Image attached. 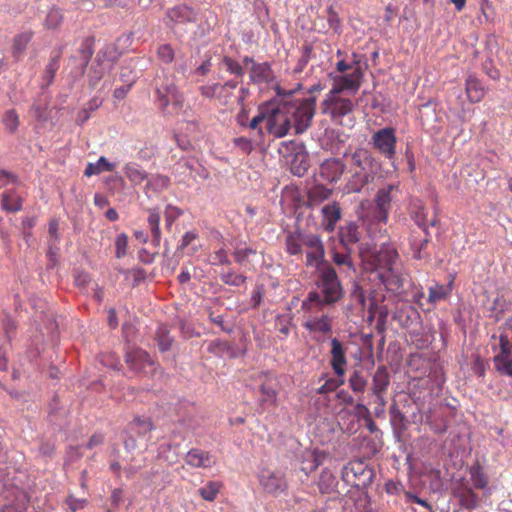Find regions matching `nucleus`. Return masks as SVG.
Instances as JSON below:
<instances>
[{"mask_svg":"<svg viewBox=\"0 0 512 512\" xmlns=\"http://www.w3.org/2000/svg\"><path fill=\"white\" fill-rule=\"evenodd\" d=\"M314 107L315 98H303L299 103L271 98L266 102L267 131L282 138L288 134L293 120L295 134L303 133L310 126Z\"/></svg>","mask_w":512,"mask_h":512,"instance_id":"1","label":"nucleus"},{"mask_svg":"<svg viewBox=\"0 0 512 512\" xmlns=\"http://www.w3.org/2000/svg\"><path fill=\"white\" fill-rule=\"evenodd\" d=\"M359 255L364 269L373 274L386 290L399 292L403 288L402 264L393 245L383 243L377 247L365 244L360 247Z\"/></svg>","mask_w":512,"mask_h":512,"instance_id":"2","label":"nucleus"},{"mask_svg":"<svg viewBox=\"0 0 512 512\" xmlns=\"http://www.w3.org/2000/svg\"><path fill=\"white\" fill-rule=\"evenodd\" d=\"M317 287L320 293L311 291L302 301L301 309L311 311L314 307L321 310L325 305L338 302L343 296V288L335 269L329 265L319 268Z\"/></svg>","mask_w":512,"mask_h":512,"instance_id":"3","label":"nucleus"},{"mask_svg":"<svg viewBox=\"0 0 512 512\" xmlns=\"http://www.w3.org/2000/svg\"><path fill=\"white\" fill-rule=\"evenodd\" d=\"M376 170V161L372 154L364 148H357L352 154L349 163L351 177L346 184L348 193H358L362 188L373 181Z\"/></svg>","mask_w":512,"mask_h":512,"instance_id":"4","label":"nucleus"},{"mask_svg":"<svg viewBox=\"0 0 512 512\" xmlns=\"http://www.w3.org/2000/svg\"><path fill=\"white\" fill-rule=\"evenodd\" d=\"M244 66L249 68L250 77L253 82L261 85L265 84L267 88H261L260 92L269 93L270 89L276 92V96H292L293 94L303 91L302 83H297L293 89L285 90L282 89L279 83L275 81L274 75L270 67L264 64H256L251 58H244Z\"/></svg>","mask_w":512,"mask_h":512,"instance_id":"5","label":"nucleus"},{"mask_svg":"<svg viewBox=\"0 0 512 512\" xmlns=\"http://www.w3.org/2000/svg\"><path fill=\"white\" fill-rule=\"evenodd\" d=\"M506 326L512 332V316L507 319ZM498 340V347H492L496 352L493 357L494 368L499 374L512 377V344L505 334H500Z\"/></svg>","mask_w":512,"mask_h":512,"instance_id":"6","label":"nucleus"},{"mask_svg":"<svg viewBox=\"0 0 512 512\" xmlns=\"http://www.w3.org/2000/svg\"><path fill=\"white\" fill-rule=\"evenodd\" d=\"M356 66L352 71L339 74L332 77L330 94H338L342 92L356 93L363 76L362 68L359 62H355Z\"/></svg>","mask_w":512,"mask_h":512,"instance_id":"7","label":"nucleus"},{"mask_svg":"<svg viewBox=\"0 0 512 512\" xmlns=\"http://www.w3.org/2000/svg\"><path fill=\"white\" fill-rule=\"evenodd\" d=\"M373 147L386 159L392 160L396 154L397 138L392 127L376 131L371 137Z\"/></svg>","mask_w":512,"mask_h":512,"instance_id":"8","label":"nucleus"},{"mask_svg":"<svg viewBox=\"0 0 512 512\" xmlns=\"http://www.w3.org/2000/svg\"><path fill=\"white\" fill-rule=\"evenodd\" d=\"M355 105L351 98H325L322 110L324 114L330 115L334 122L341 124L343 117L352 113Z\"/></svg>","mask_w":512,"mask_h":512,"instance_id":"9","label":"nucleus"},{"mask_svg":"<svg viewBox=\"0 0 512 512\" xmlns=\"http://www.w3.org/2000/svg\"><path fill=\"white\" fill-rule=\"evenodd\" d=\"M125 362L131 370L144 374H153L157 369L156 363L150 355L140 348L128 351L125 355Z\"/></svg>","mask_w":512,"mask_h":512,"instance_id":"10","label":"nucleus"},{"mask_svg":"<svg viewBox=\"0 0 512 512\" xmlns=\"http://www.w3.org/2000/svg\"><path fill=\"white\" fill-rule=\"evenodd\" d=\"M258 478L263 490L269 494H278L286 489V480L280 471L262 469Z\"/></svg>","mask_w":512,"mask_h":512,"instance_id":"11","label":"nucleus"},{"mask_svg":"<svg viewBox=\"0 0 512 512\" xmlns=\"http://www.w3.org/2000/svg\"><path fill=\"white\" fill-rule=\"evenodd\" d=\"M330 365L336 376L343 378L348 364L346 351L347 348L338 338H332L330 341Z\"/></svg>","mask_w":512,"mask_h":512,"instance_id":"12","label":"nucleus"},{"mask_svg":"<svg viewBox=\"0 0 512 512\" xmlns=\"http://www.w3.org/2000/svg\"><path fill=\"white\" fill-rule=\"evenodd\" d=\"M319 311L315 307L311 311H304L306 315L303 327L312 333H330L332 331V318L326 314H321L320 316L313 315L314 312L318 313Z\"/></svg>","mask_w":512,"mask_h":512,"instance_id":"13","label":"nucleus"},{"mask_svg":"<svg viewBox=\"0 0 512 512\" xmlns=\"http://www.w3.org/2000/svg\"><path fill=\"white\" fill-rule=\"evenodd\" d=\"M259 392V404L262 407L277 406L279 384L276 379L266 375L259 386Z\"/></svg>","mask_w":512,"mask_h":512,"instance_id":"14","label":"nucleus"},{"mask_svg":"<svg viewBox=\"0 0 512 512\" xmlns=\"http://www.w3.org/2000/svg\"><path fill=\"white\" fill-rule=\"evenodd\" d=\"M395 186L393 185H387L383 188H380L377 191L376 197H375V203H376V218L379 221L386 222L388 213L391 208V202L393 199L392 192L394 191Z\"/></svg>","mask_w":512,"mask_h":512,"instance_id":"15","label":"nucleus"},{"mask_svg":"<svg viewBox=\"0 0 512 512\" xmlns=\"http://www.w3.org/2000/svg\"><path fill=\"white\" fill-rule=\"evenodd\" d=\"M185 463L192 468L208 469L215 464V457L208 451L190 449L185 455Z\"/></svg>","mask_w":512,"mask_h":512,"instance_id":"16","label":"nucleus"},{"mask_svg":"<svg viewBox=\"0 0 512 512\" xmlns=\"http://www.w3.org/2000/svg\"><path fill=\"white\" fill-rule=\"evenodd\" d=\"M306 253L307 266H316L322 263L324 259V247L321 238L318 235L310 234V238L306 240Z\"/></svg>","mask_w":512,"mask_h":512,"instance_id":"17","label":"nucleus"},{"mask_svg":"<svg viewBox=\"0 0 512 512\" xmlns=\"http://www.w3.org/2000/svg\"><path fill=\"white\" fill-rule=\"evenodd\" d=\"M322 228L331 233L335 230L337 222L341 219V208L337 202H332L324 205L321 209Z\"/></svg>","mask_w":512,"mask_h":512,"instance_id":"18","label":"nucleus"},{"mask_svg":"<svg viewBox=\"0 0 512 512\" xmlns=\"http://www.w3.org/2000/svg\"><path fill=\"white\" fill-rule=\"evenodd\" d=\"M110 68V61L104 55L101 56L100 54H97L89 68V85L92 88L97 87L98 82L103 78V76L109 71Z\"/></svg>","mask_w":512,"mask_h":512,"instance_id":"19","label":"nucleus"},{"mask_svg":"<svg viewBox=\"0 0 512 512\" xmlns=\"http://www.w3.org/2000/svg\"><path fill=\"white\" fill-rule=\"evenodd\" d=\"M346 165L340 159H328L320 167V175L329 182L338 181L344 173Z\"/></svg>","mask_w":512,"mask_h":512,"instance_id":"20","label":"nucleus"},{"mask_svg":"<svg viewBox=\"0 0 512 512\" xmlns=\"http://www.w3.org/2000/svg\"><path fill=\"white\" fill-rule=\"evenodd\" d=\"M17 187L5 189L1 194V208L10 213H16L22 209L23 198L17 192Z\"/></svg>","mask_w":512,"mask_h":512,"instance_id":"21","label":"nucleus"},{"mask_svg":"<svg viewBox=\"0 0 512 512\" xmlns=\"http://www.w3.org/2000/svg\"><path fill=\"white\" fill-rule=\"evenodd\" d=\"M311 233L301 231L289 232L286 235V251L290 255H302V249L306 247V240L310 238Z\"/></svg>","mask_w":512,"mask_h":512,"instance_id":"22","label":"nucleus"},{"mask_svg":"<svg viewBox=\"0 0 512 512\" xmlns=\"http://www.w3.org/2000/svg\"><path fill=\"white\" fill-rule=\"evenodd\" d=\"M81 53V60L79 65H77V59L71 58L69 60L68 68L71 70L69 71V75L73 76L74 78L81 77L84 73V67L87 64L88 59L91 57L93 51L91 43L88 39H86L83 43V48L80 50Z\"/></svg>","mask_w":512,"mask_h":512,"instance_id":"23","label":"nucleus"},{"mask_svg":"<svg viewBox=\"0 0 512 512\" xmlns=\"http://www.w3.org/2000/svg\"><path fill=\"white\" fill-rule=\"evenodd\" d=\"M339 238L346 249H348L349 246L356 244L360 240L358 225L354 222H350L340 227Z\"/></svg>","mask_w":512,"mask_h":512,"instance_id":"24","label":"nucleus"},{"mask_svg":"<svg viewBox=\"0 0 512 512\" xmlns=\"http://www.w3.org/2000/svg\"><path fill=\"white\" fill-rule=\"evenodd\" d=\"M366 472V466L361 461H354L350 462L348 465H346L342 472L343 479L351 483L353 485H359L356 483V480L359 479L361 476H364Z\"/></svg>","mask_w":512,"mask_h":512,"instance_id":"25","label":"nucleus"},{"mask_svg":"<svg viewBox=\"0 0 512 512\" xmlns=\"http://www.w3.org/2000/svg\"><path fill=\"white\" fill-rule=\"evenodd\" d=\"M413 218L416 224L424 230L426 235L428 234L427 229L429 226L435 227L439 223L437 214H434L432 218L428 219V211L423 205H419L415 211H413Z\"/></svg>","mask_w":512,"mask_h":512,"instance_id":"26","label":"nucleus"},{"mask_svg":"<svg viewBox=\"0 0 512 512\" xmlns=\"http://www.w3.org/2000/svg\"><path fill=\"white\" fill-rule=\"evenodd\" d=\"M390 385V376L387 368L379 366L373 375L372 392H386Z\"/></svg>","mask_w":512,"mask_h":512,"instance_id":"27","label":"nucleus"},{"mask_svg":"<svg viewBox=\"0 0 512 512\" xmlns=\"http://www.w3.org/2000/svg\"><path fill=\"white\" fill-rule=\"evenodd\" d=\"M332 189L325 187L322 184H317L311 187L308 191V203L310 206H316L323 201L330 198Z\"/></svg>","mask_w":512,"mask_h":512,"instance_id":"28","label":"nucleus"},{"mask_svg":"<svg viewBox=\"0 0 512 512\" xmlns=\"http://www.w3.org/2000/svg\"><path fill=\"white\" fill-rule=\"evenodd\" d=\"M115 169V164L109 162L106 157L101 156L96 163H89L84 171V175L91 177L92 175H99L102 172H111Z\"/></svg>","mask_w":512,"mask_h":512,"instance_id":"29","label":"nucleus"},{"mask_svg":"<svg viewBox=\"0 0 512 512\" xmlns=\"http://www.w3.org/2000/svg\"><path fill=\"white\" fill-rule=\"evenodd\" d=\"M124 173L134 185H140L147 179V173L136 163H127L124 166Z\"/></svg>","mask_w":512,"mask_h":512,"instance_id":"30","label":"nucleus"},{"mask_svg":"<svg viewBox=\"0 0 512 512\" xmlns=\"http://www.w3.org/2000/svg\"><path fill=\"white\" fill-rule=\"evenodd\" d=\"M338 481L336 476L328 469H324L319 477L318 487L321 493H331L337 487Z\"/></svg>","mask_w":512,"mask_h":512,"instance_id":"31","label":"nucleus"},{"mask_svg":"<svg viewBox=\"0 0 512 512\" xmlns=\"http://www.w3.org/2000/svg\"><path fill=\"white\" fill-rule=\"evenodd\" d=\"M451 290V284L444 286L442 284L435 283L428 289V302L430 304H435L441 300L446 299L451 293Z\"/></svg>","mask_w":512,"mask_h":512,"instance_id":"32","label":"nucleus"},{"mask_svg":"<svg viewBox=\"0 0 512 512\" xmlns=\"http://www.w3.org/2000/svg\"><path fill=\"white\" fill-rule=\"evenodd\" d=\"M469 474L473 486L477 489H484L488 485V478L482 466L479 463L473 464L469 469Z\"/></svg>","mask_w":512,"mask_h":512,"instance_id":"33","label":"nucleus"},{"mask_svg":"<svg viewBox=\"0 0 512 512\" xmlns=\"http://www.w3.org/2000/svg\"><path fill=\"white\" fill-rule=\"evenodd\" d=\"M129 428L135 431L138 435L143 436L154 429L153 422L150 418L135 417L130 423Z\"/></svg>","mask_w":512,"mask_h":512,"instance_id":"34","label":"nucleus"},{"mask_svg":"<svg viewBox=\"0 0 512 512\" xmlns=\"http://www.w3.org/2000/svg\"><path fill=\"white\" fill-rule=\"evenodd\" d=\"M32 36V32H23L15 36L12 47L14 57L18 58L25 52Z\"/></svg>","mask_w":512,"mask_h":512,"instance_id":"35","label":"nucleus"},{"mask_svg":"<svg viewBox=\"0 0 512 512\" xmlns=\"http://www.w3.org/2000/svg\"><path fill=\"white\" fill-rule=\"evenodd\" d=\"M148 225L150 227L153 240L159 244L161 240V231H160V212L158 209H149L148 210Z\"/></svg>","mask_w":512,"mask_h":512,"instance_id":"36","label":"nucleus"},{"mask_svg":"<svg viewBox=\"0 0 512 512\" xmlns=\"http://www.w3.org/2000/svg\"><path fill=\"white\" fill-rule=\"evenodd\" d=\"M194 16L193 11L186 6H178L168 12V17L176 22L192 21Z\"/></svg>","mask_w":512,"mask_h":512,"instance_id":"37","label":"nucleus"},{"mask_svg":"<svg viewBox=\"0 0 512 512\" xmlns=\"http://www.w3.org/2000/svg\"><path fill=\"white\" fill-rule=\"evenodd\" d=\"M221 487L222 484L220 482L209 481L198 492L204 500L212 502L216 499Z\"/></svg>","mask_w":512,"mask_h":512,"instance_id":"38","label":"nucleus"},{"mask_svg":"<svg viewBox=\"0 0 512 512\" xmlns=\"http://www.w3.org/2000/svg\"><path fill=\"white\" fill-rule=\"evenodd\" d=\"M59 58H60L59 55L54 56L50 60V62L46 65V68H45L43 76H42V79H43L42 84H41L42 88L47 87L52 83V81L55 77V73L59 68Z\"/></svg>","mask_w":512,"mask_h":512,"instance_id":"39","label":"nucleus"},{"mask_svg":"<svg viewBox=\"0 0 512 512\" xmlns=\"http://www.w3.org/2000/svg\"><path fill=\"white\" fill-rule=\"evenodd\" d=\"M156 338L160 351L165 352L171 348L172 338L169 336V331L166 326L161 325L156 332Z\"/></svg>","mask_w":512,"mask_h":512,"instance_id":"40","label":"nucleus"},{"mask_svg":"<svg viewBox=\"0 0 512 512\" xmlns=\"http://www.w3.org/2000/svg\"><path fill=\"white\" fill-rule=\"evenodd\" d=\"M349 386L355 393H364L367 387V379L359 371H355L349 379Z\"/></svg>","mask_w":512,"mask_h":512,"instance_id":"41","label":"nucleus"},{"mask_svg":"<svg viewBox=\"0 0 512 512\" xmlns=\"http://www.w3.org/2000/svg\"><path fill=\"white\" fill-rule=\"evenodd\" d=\"M461 504L467 509H474L478 504V497L471 488H465L459 495Z\"/></svg>","mask_w":512,"mask_h":512,"instance_id":"42","label":"nucleus"},{"mask_svg":"<svg viewBox=\"0 0 512 512\" xmlns=\"http://www.w3.org/2000/svg\"><path fill=\"white\" fill-rule=\"evenodd\" d=\"M220 279L223 283L230 286H240L246 281V277L242 274H238L234 271H228L220 275Z\"/></svg>","mask_w":512,"mask_h":512,"instance_id":"43","label":"nucleus"},{"mask_svg":"<svg viewBox=\"0 0 512 512\" xmlns=\"http://www.w3.org/2000/svg\"><path fill=\"white\" fill-rule=\"evenodd\" d=\"M9 185L19 187L21 185V181L17 175L0 169V189L6 188Z\"/></svg>","mask_w":512,"mask_h":512,"instance_id":"44","label":"nucleus"},{"mask_svg":"<svg viewBox=\"0 0 512 512\" xmlns=\"http://www.w3.org/2000/svg\"><path fill=\"white\" fill-rule=\"evenodd\" d=\"M169 185L170 179L164 175H155L147 182V186L156 191L166 190Z\"/></svg>","mask_w":512,"mask_h":512,"instance_id":"45","label":"nucleus"},{"mask_svg":"<svg viewBox=\"0 0 512 512\" xmlns=\"http://www.w3.org/2000/svg\"><path fill=\"white\" fill-rule=\"evenodd\" d=\"M158 96H173L177 93V87L172 79L166 78L157 86Z\"/></svg>","mask_w":512,"mask_h":512,"instance_id":"46","label":"nucleus"},{"mask_svg":"<svg viewBox=\"0 0 512 512\" xmlns=\"http://www.w3.org/2000/svg\"><path fill=\"white\" fill-rule=\"evenodd\" d=\"M3 123L6 129L11 133H14L17 130L19 126V118L14 110H9L5 113Z\"/></svg>","mask_w":512,"mask_h":512,"instance_id":"47","label":"nucleus"},{"mask_svg":"<svg viewBox=\"0 0 512 512\" xmlns=\"http://www.w3.org/2000/svg\"><path fill=\"white\" fill-rule=\"evenodd\" d=\"M182 210L173 205H167L165 209V222L168 229L171 228L172 224L182 215Z\"/></svg>","mask_w":512,"mask_h":512,"instance_id":"48","label":"nucleus"},{"mask_svg":"<svg viewBox=\"0 0 512 512\" xmlns=\"http://www.w3.org/2000/svg\"><path fill=\"white\" fill-rule=\"evenodd\" d=\"M100 105H101L100 98H93L92 100H90L88 102V108H84L81 112H79L78 117H77V122L82 124L85 121H87L90 117V113L88 112V110L93 111L96 108H98Z\"/></svg>","mask_w":512,"mask_h":512,"instance_id":"49","label":"nucleus"},{"mask_svg":"<svg viewBox=\"0 0 512 512\" xmlns=\"http://www.w3.org/2000/svg\"><path fill=\"white\" fill-rule=\"evenodd\" d=\"M62 19V14L58 9H51L47 15L45 25L50 29H55L60 25Z\"/></svg>","mask_w":512,"mask_h":512,"instance_id":"50","label":"nucleus"},{"mask_svg":"<svg viewBox=\"0 0 512 512\" xmlns=\"http://www.w3.org/2000/svg\"><path fill=\"white\" fill-rule=\"evenodd\" d=\"M222 64L225 67V69L230 73L236 76L243 75V67L238 62L234 61L232 58L225 56L222 60Z\"/></svg>","mask_w":512,"mask_h":512,"instance_id":"51","label":"nucleus"},{"mask_svg":"<svg viewBox=\"0 0 512 512\" xmlns=\"http://www.w3.org/2000/svg\"><path fill=\"white\" fill-rule=\"evenodd\" d=\"M343 383V378H341L340 380L330 378L326 380L325 383L318 388L317 393L326 394L335 391Z\"/></svg>","mask_w":512,"mask_h":512,"instance_id":"52","label":"nucleus"},{"mask_svg":"<svg viewBox=\"0 0 512 512\" xmlns=\"http://www.w3.org/2000/svg\"><path fill=\"white\" fill-rule=\"evenodd\" d=\"M333 261L336 265L347 266L352 271H355L352 259L348 253H333Z\"/></svg>","mask_w":512,"mask_h":512,"instance_id":"53","label":"nucleus"},{"mask_svg":"<svg viewBox=\"0 0 512 512\" xmlns=\"http://www.w3.org/2000/svg\"><path fill=\"white\" fill-rule=\"evenodd\" d=\"M127 244H128V237L126 234L122 233L116 237L115 248H116V257L117 258H121L126 254Z\"/></svg>","mask_w":512,"mask_h":512,"instance_id":"54","label":"nucleus"},{"mask_svg":"<svg viewBox=\"0 0 512 512\" xmlns=\"http://www.w3.org/2000/svg\"><path fill=\"white\" fill-rule=\"evenodd\" d=\"M157 53L159 58L165 63H171L174 59V50L169 44L161 45Z\"/></svg>","mask_w":512,"mask_h":512,"instance_id":"55","label":"nucleus"},{"mask_svg":"<svg viewBox=\"0 0 512 512\" xmlns=\"http://www.w3.org/2000/svg\"><path fill=\"white\" fill-rule=\"evenodd\" d=\"M263 121L267 122L266 102L259 107V113L251 119L248 126L251 129H257L258 125Z\"/></svg>","mask_w":512,"mask_h":512,"instance_id":"56","label":"nucleus"},{"mask_svg":"<svg viewBox=\"0 0 512 512\" xmlns=\"http://www.w3.org/2000/svg\"><path fill=\"white\" fill-rule=\"evenodd\" d=\"M298 157L294 159L291 166V171L294 175L302 176L304 173L308 170L309 164L308 162L302 157L299 164L297 165Z\"/></svg>","mask_w":512,"mask_h":512,"instance_id":"57","label":"nucleus"},{"mask_svg":"<svg viewBox=\"0 0 512 512\" xmlns=\"http://www.w3.org/2000/svg\"><path fill=\"white\" fill-rule=\"evenodd\" d=\"M172 99H173V101H172V103H170L169 98H165V97L159 98V107L163 111H166V108H168L170 105H172L171 109L167 110V113H169V114L176 113L177 109L180 105V101H178L176 98H172Z\"/></svg>","mask_w":512,"mask_h":512,"instance_id":"58","label":"nucleus"},{"mask_svg":"<svg viewBox=\"0 0 512 512\" xmlns=\"http://www.w3.org/2000/svg\"><path fill=\"white\" fill-rule=\"evenodd\" d=\"M255 253V250L251 248L236 249L234 251V258L237 263L243 264L250 255Z\"/></svg>","mask_w":512,"mask_h":512,"instance_id":"59","label":"nucleus"},{"mask_svg":"<svg viewBox=\"0 0 512 512\" xmlns=\"http://www.w3.org/2000/svg\"><path fill=\"white\" fill-rule=\"evenodd\" d=\"M472 370L479 377H483L485 375L486 363L480 356L475 357Z\"/></svg>","mask_w":512,"mask_h":512,"instance_id":"60","label":"nucleus"},{"mask_svg":"<svg viewBox=\"0 0 512 512\" xmlns=\"http://www.w3.org/2000/svg\"><path fill=\"white\" fill-rule=\"evenodd\" d=\"M197 238H198V233L196 230L186 232L181 239L179 248L185 249Z\"/></svg>","mask_w":512,"mask_h":512,"instance_id":"61","label":"nucleus"},{"mask_svg":"<svg viewBox=\"0 0 512 512\" xmlns=\"http://www.w3.org/2000/svg\"><path fill=\"white\" fill-rule=\"evenodd\" d=\"M209 319L214 323L216 324L217 326H219L221 328L222 331L224 332H231L232 329L230 327H228L226 324H225V320H224V317L222 315H214L213 312H211L209 314Z\"/></svg>","mask_w":512,"mask_h":512,"instance_id":"62","label":"nucleus"},{"mask_svg":"<svg viewBox=\"0 0 512 512\" xmlns=\"http://www.w3.org/2000/svg\"><path fill=\"white\" fill-rule=\"evenodd\" d=\"M354 58H356V55L354 54L353 55ZM355 62H359V60H356L354 59L353 62L351 64H347L344 60H340L337 64H336V68H337V71L340 73V74H343V73H346L348 71H352L353 68L356 66Z\"/></svg>","mask_w":512,"mask_h":512,"instance_id":"63","label":"nucleus"},{"mask_svg":"<svg viewBox=\"0 0 512 512\" xmlns=\"http://www.w3.org/2000/svg\"><path fill=\"white\" fill-rule=\"evenodd\" d=\"M405 496H406L407 500H409V501L415 502L429 510L432 509L431 505L426 500L419 498L418 496H416L415 494H413L411 492H405Z\"/></svg>","mask_w":512,"mask_h":512,"instance_id":"64","label":"nucleus"}]
</instances>
